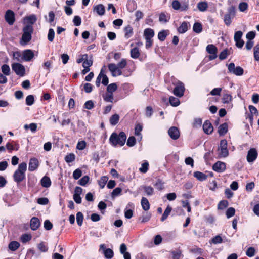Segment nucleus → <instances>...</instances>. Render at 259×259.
<instances>
[{
  "mask_svg": "<svg viewBox=\"0 0 259 259\" xmlns=\"http://www.w3.org/2000/svg\"><path fill=\"white\" fill-rule=\"evenodd\" d=\"M126 139V136L124 132H121L119 135L116 133H113L110 138V143L114 146L119 145L122 146L124 145Z\"/></svg>",
  "mask_w": 259,
  "mask_h": 259,
  "instance_id": "1",
  "label": "nucleus"
},
{
  "mask_svg": "<svg viewBox=\"0 0 259 259\" xmlns=\"http://www.w3.org/2000/svg\"><path fill=\"white\" fill-rule=\"evenodd\" d=\"M27 169V164L25 162L20 163L18 168L14 172L13 178L15 182L20 183L25 179V171Z\"/></svg>",
  "mask_w": 259,
  "mask_h": 259,
  "instance_id": "2",
  "label": "nucleus"
},
{
  "mask_svg": "<svg viewBox=\"0 0 259 259\" xmlns=\"http://www.w3.org/2000/svg\"><path fill=\"white\" fill-rule=\"evenodd\" d=\"M33 28L32 25H26L23 29V34L20 41L22 46L27 45L31 39Z\"/></svg>",
  "mask_w": 259,
  "mask_h": 259,
  "instance_id": "3",
  "label": "nucleus"
},
{
  "mask_svg": "<svg viewBox=\"0 0 259 259\" xmlns=\"http://www.w3.org/2000/svg\"><path fill=\"white\" fill-rule=\"evenodd\" d=\"M227 141L225 139L221 140L220 141L219 150L220 151L219 156L220 157H226L229 155V152L227 149Z\"/></svg>",
  "mask_w": 259,
  "mask_h": 259,
  "instance_id": "4",
  "label": "nucleus"
},
{
  "mask_svg": "<svg viewBox=\"0 0 259 259\" xmlns=\"http://www.w3.org/2000/svg\"><path fill=\"white\" fill-rule=\"evenodd\" d=\"M206 51L209 54L208 56L209 60H213L217 58L218 49L214 45H208L206 48Z\"/></svg>",
  "mask_w": 259,
  "mask_h": 259,
  "instance_id": "5",
  "label": "nucleus"
},
{
  "mask_svg": "<svg viewBox=\"0 0 259 259\" xmlns=\"http://www.w3.org/2000/svg\"><path fill=\"white\" fill-rule=\"evenodd\" d=\"M12 69L16 74L20 76H23L25 73L24 66L20 63H14L12 64Z\"/></svg>",
  "mask_w": 259,
  "mask_h": 259,
  "instance_id": "6",
  "label": "nucleus"
},
{
  "mask_svg": "<svg viewBox=\"0 0 259 259\" xmlns=\"http://www.w3.org/2000/svg\"><path fill=\"white\" fill-rule=\"evenodd\" d=\"M228 68L230 73H233L237 76H241L243 74L244 72V70L242 67L240 66L235 67L234 63H230L228 65Z\"/></svg>",
  "mask_w": 259,
  "mask_h": 259,
  "instance_id": "7",
  "label": "nucleus"
},
{
  "mask_svg": "<svg viewBox=\"0 0 259 259\" xmlns=\"http://www.w3.org/2000/svg\"><path fill=\"white\" fill-rule=\"evenodd\" d=\"M257 155L258 154L255 148H252L250 149L247 154V161L249 163L253 162L257 158Z\"/></svg>",
  "mask_w": 259,
  "mask_h": 259,
  "instance_id": "8",
  "label": "nucleus"
},
{
  "mask_svg": "<svg viewBox=\"0 0 259 259\" xmlns=\"http://www.w3.org/2000/svg\"><path fill=\"white\" fill-rule=\"evenodd\" d=\"M109 70L111 72L112 75L113 76H119L122 75V71L121 70H120L116 64L114 63H110L108 65Z\"/></svg>",
  "mask_w": 259,
  "mask_h": 259,
  "instance_id": "9",
  "label": "nucleus"
},
{
  "mask_svg": "<svg viewBox=\"0 0 259 259\" xmlns=\"http://www.w3.org/2000/svg\"><path fill=\"white\" fill-rule=\"evenodd\" d=\"M33 52L30 49L24 50L22 53L21 60L25 61H30L34 57Z\"/></svg>",
  "mask_w": 259,
  "mask_h": 259,
  "instance_id": "10",
  "label": "nucleus"
},
{
  "mask_svg": "<svg viewBox=\"0 0 259 259\" xmlns=\"http://www.w3.org/2000/svg\"><path fill=\"white\" fill-rule=\"evenodd\" d=\"M5 18L6 21L9 25L13 24L15 21L14 13L12 10H7L5 15Z\"/></svg>",
  "mask_w": 259,
  "mask_h": 259,
  "instance_id": "11",
  "label": "nucleus"
},
{
  "mask_svg": "<svg viewBox=\"0 0 259 259\" xmlns=\"http://www.w3.org/2000/svg\"><path fill=\"white\" fill-rule=\"evenodd\" d=\"M169 137L173 140H177L180 137V132L179 129L175 126L171 127L168 131Z\"/></svg>",
  "mask_w": 259,
  "mask_h": 259,
  "instance_id": "12",
  "label": "nucleus"
},
{
  "mask_svg": "<svg viewBox=\"0 0 259 259\" xmlns=\"http://www.w3.org/2000/svg\"><path fill=\"white\" fill-rule=\"evenodd\" d=\"M184 90V84L181 82L174 88L173 93L176 96L181 97L183 96Z\"/></svg>",
  "mask_w": 259,
  "mask_h": 259,
  "instance_id": "13",
  "label": "nucleus"
},
{
  "mask_svg": "<svg viewBox=\"0 0 259 259\" xmlns=\"http://www.w3.org/2000/svg\"><path fill=\"white\" fill-rule=\"evenodd\" d=\"M212 169L218 172H222L226 169V164L221 161H217L213 165Z\"/></svg>",
  "mask_w": 259,
  "mask_h": 259,
  "instance_id": "14",
  "label": "nucleus"
},
{
  "mask_svg": "<svg viewBox=\"0 0 259 259\" xmlns=\"http://www.w3.org/2000/svg\"><path fill=\"white\" fill-rule=\"evenodd\" d=\"M203 130L204 132L207 135H209L212 133L213 127L210 121L206 120L204 122L203 125Z\"/></svg>",
  "mask_w": 259,
  "mask_h": 259,
  "instance_id": "15",
  "label": "nucleus"
},
{
  "mask_svg": "<svg viewBox=\"0 0 259 259\" xmlns=\"http://www.w3.org/2000/svg\"><path fill=\"white\" fill-rule=\"evenodd\" d=\"M38 160L35 158H31L29 162L28 170L33 171L36 170L38 166Z\"/></svg>",
  "mask_w": 259,
  "mask_h": 259,
  "instance_id": "16",
  "label": "nucleus"
},
{
  "mask_svg": "<svg viewBox=\"0 0 259 259\" xmlns=\"http://www.w3.org/2000/svg\"><path fill=\"white\" fill-rule=\"evenodd\" d=\"M39 220L36 217H33L30 222V228L32 230H36L40 226Z\"/></svg>",
  "mask_w": 259,
  "mask_h": 259,
  "instance_id": "17",
  "label": "nucleus"
},
{
  "mask_svg": "<svg viewBox=\"0 0 259 259\" xmlns=\"http://www.w3.org/2000/svg\"><path fill=\"white\" fill-rule=\"evenodd\" d=\"M94 10L100 16H103L105 12V7L102 4H98L94 7Z\"/></svg>",
  "mask_w": 259,
  "mask_h": 259,
  "instance_id": "18",
  "label": "nucleus"
},
{
  "mask_svg": "<svg viewBox=\"0 0 259 259\" xmlns=\"http://www.w3.org/2000/svg\"><path fill=\"white\" fill-rule=\"evenodd\" d=\"M228 132V124L224 123L220 125L218 127V133L220 136L225 135Z\"/></svg>",
  "mask_w": 259,
  "mask_h": 259,
  "instance_id": "19",
  "label": "nucleus"
},
{
  "mask_svg": "<svg viewBox=\"0 0 259 259\" xmlns=\"http://www.w3.org/2000/svg\"><path fill=\"white\" fill-rule=\"evenodd\" d=\"M41 185L43 187L48 188L51 185L50 179L47 176H44L41 180Z\"/></svg>",
  "mask_w": 259,
  "mask_h": 259,
  "instance_id": "20",
  "label": "nucleus"
},
{
  "mask_svg": "<svg viewBox=\"0 0 259 259\" xmlns=\"http://www.w3.org/2000/svg\"><path fill=\"white\" fill-rule=\"evenodd\" d=\"M141 206L143 210L145 211H147L150 208V203L148 201V200L145 198L143 197L141 199Z\"/></svg>",
  "mask_w": 259,
  "mask_h": 259,
  "instance_id": "21",
  "label": "nucleus"
},
{
  "mask_svg": "<svg viewBox=\"0 0 259 259\" xmlns=\"http://www.w3.org/2000/svg\"><path fill=\"white\" fill-rule=\"evenodd\" d=\"M197 8L201 12H204L208 8V4L206 2L201 1L197 4Z\"/></svg>",
  "mask_w": 259,
  "mask_h": 259,
  "instance_id": "22",
  "label": "nucleus"
},
{
  "mask_svg": "<svg viewBox=\"0 0 259 259\" xmlns=\"http://www.w3.org/2000/svg\"><path fill=\"white\" fill-rule=\"evenodd\" d=\"M144 35L145 38H152L154 35V31L151 28H147L144 30Z\"/></svg>",
  "mask_w": 259,
  "mask_h": 259,
  "instance_id": "23",
  "label": "nucleus"
},
{
  "mask_svg": "<svg viewBox=\"0 0 259 259\" xmlns=\"http://www.w3.org/2000/svg\"><path fill=\"white\" fill-rule=\"evenodd\" d=\"M168 30H162L158 34V38L161 41H163L168 34Z\"/></svg>",
  "mask_w": 259,
  "mask_h": 259,
  "instance_id": "24",
  "label": "nucleus"
},
{
  "mask_svg": "<svg viewBox=\"0 0 259 259\" xmlns=\"http://www.w3.org/2000/svg\"><path fill=\"white\" fill-rule=\"evenodd\" d=\"M194 176L200 181H203L207 179V176L203 172L196 171L194 173Z\"/></svg>",
  "mask_w": 259,
  "mask_h": 259,
  "instance_id": "25",
  "label": "nucleus"
},
{
  "mask_svg": "<svg viewBox=\"0 0 259 259\" xmlns=\"http://www.w3.org/2000/svg\"><path fill=\"white\" fill-rule=\"evenodd\" d=\"M119 120V116L117 114H115L112 115L109 120L110 124L113 126L116 125L118 123Z\"/></svg>",
  "mask_w": 259,
  "mask_h": 259,
  "instance_id": "26",
  "label": "nucleus"
},
{
  "mask_svg": "<svg viewBox=\"0 0 259 259\" xmlns=\"http://www.w3.org/2000/svg\"><path fill=\"white\" fill-rule=\"evenodd\" d=\"M131 56L134 59L138 58L140 56L139 49L137 47H135L131 50Z\"/></svg>",
  "mask_w": 259,
  "mask_h": 259,
  "instance_id": "27",
  "label": "nucleus"
},
{
  "mask_svg": "<svg viewBox=\"0 0 259 259\" xmlns=\"http://www.w3.org/2000/svg\"><path fill=\"white\" fill-rule=\"evenodd\" d=\"M20 243L15 241L11 242L9 244V248L10 250L14 251H16L19 247Z\"/></svg>",
  "mask_w": 259,
  "mask_h": 259,
  "instance_id": "28",
  "label": "nucleus"
},
{
  "mask_svg": "<svg viewBox=\"0 0 259 259\" xmlns=\"http://www.w3.org/2000/svg\"><path fill=\"white\" fill-rule=\"evenodd\" d=\"M171 210L172 208L169 205H168L166 208L165 210H164V213L162 214V217L161 218V221L162 222H163L167 218L168 216L170 214Z\"/></svg>",
  "mask_w": 259,
  "mask_h": 259,
  "instance_id": "29",
  "label": "nucleus"
},
{
  "mask_svg": "<svg viewBox=\"0 0 259 259\" xmlns=\"http://www.w3.org/2000/svg\"><path fill=\"white\" fill-rule=\"evenodd\" d=\"M93 57L91 56L89 58L88 57L86 58V59L82 63L83 67L90 68L93 65Z\"/></svg>",
  "mask_w": 259,
  "mask_h": 259,
  "instance_id": "30",
  "label": "nucleus"
},
{
  "mask_svg": "<svg viewBox=\"0 0 259 259\" xmlns=\"http://www.w3.org/2000/svg\"><path fill=\"white\" fill-rule=\"evenodd\" d=\"M188 23L184 21L183 22L180 26L178 28V30L180 33H184L188 30Z\"/></svg>",
  "mask_w": 259,
  "mask_h": 259,
  "instance_id": "31",
  "label": "nucleus"
},
{
  "mask_svg": "<svg viewBox=\"0 0 259 259\" xmlns=\"http://www.w3.org/2000/svg\"><path fill=\"white\" fill-rule=\"evenodd\" d=\"M170 16L166 15L164 13H161L159 15V21L161 23H165L169 21Z\"/></svg>",
  "mask_w": 259,
  "mask_h": 259,
  "instance_id": "32",
  "label": "nucleus"
},
{
  "mask_svg": "<svg viewBox=\"0 0 259 259\" xmlns=\"http://www.w3.org/2000/svg\"><path fill=\"white\" fill-rule=\"evenodd\" d=\"M25 20L28 23L30 24V25H31L36 22L37 20V17L36 15L33 14L25 17Z\"/></svg>",
  "mask_w": 259,
  "mask_h": 259,
  "instance_id": "33",
  "label": "nucleus"
},
{
  "mask_svg": "<svg viewBox=\"0 0 259 259\" xmlns=\"http://www.w3.org/2000/svg\"><path fill=\"white\" fill-rule=\"evenodd\" d=\"M124 31L126 38H128L132 36L133 34V28L130 25L124 28Z\"/></svg>",
  "mask_w": 259,
  "mask_h": 259,
  "instance_id": "34",
  "label": "nucleus"
},
{
  "mask_svg": "<svg viewBox=\"0 0 259 259\" xmlns=\"http://www.w3.org/2000/svg\"><path fill=\"white\" fill-rule=\"evenodd\" d=\"M169 101L170 105L172 106L176 107L180 104V100L178 98L170 96L169 98Z\"/></svg>",
  "mask_w": 259,
  "mask_h": 259,
  "instance_id": "35",
  "label": "nucleus"
},
{
  "mask_svg": "<svg viewBox=\"0 0 259 259\" xmlns=\"http://www.w3.org/2000/svg\"><path fill=\"white\" fill-rule=\"evenodd\" d=\"M25 130L30 129L32 133H35L37 131V125L36 123H32L30 124H25L24 126Z\"/></svg>",
  "mask_w": 259,
  "mask_h": 259,
  "instance_id": "36",
  "label": "nucleus"
},
{
  "mask_svg": "<svg viewBox=\"0 0 259 259\" xmlns=\"http://www.w3.org/2000/svg\"><path fill=\"white\" fill-rule=\"evenodd\" d=\"M193 29L195 32L199 33L202 31V26L201 23L195 22L193 25Z\"/></svg>",
  "mask_w": 259,
  "mask_h": 259,
  "instance_id": "37",
  "label": "nucleus"
},
{
  "mask_svg": "<svg viewBox=\"0 0 259 259\" xmlns=\"http://www.w3.org/2000/svg\"><path fill=\"white\" fill-rule=\"evenodd\" d=\"M108 178L107 176H102L98 181V184L101 189L104 188L107 182L108 181Z\"/></svg>",
  "mask_w": 259,
  "mask_h": 259,
  "instance_id": "38",
  "label": "nucleus"
},
{
  "mask_svg": "<svg viewBox=\"0 0 259 259\" xmlns=\"http://www.w3.org/2000/svg\"><path fill=\"white\" fill-rule=\"evenodd\" d=\"M103 253L105 257L107 259H110L112 258L114 255L113 251L110 248H108L105 250Z\"/></svg>",
  "mask_w": 259,
  "mask_h": 259,
  "instance_id": "39",
  "label": "nucleus"
},
{
  "mask_svg": "<svg viewBox=\"0 0 259 259\" xmlns=\"http://www.w3.org/2000/svg\"><path fill=\"white\" fill-rule=\"evenodd\" d=\"M83 221V215L81 212H78L76 214V221L78 225L81 226L82 225Z\"/></svg>",
  "mask_w": 259,
  "mask_h": 259,
  "instance_id": "40",
  "label": "nucleus"
},
{
  "mask_svg": "<svg viewBox=\"0 0 259 259\" xmlns=\"http://www.w3.org/2000/svg\"><path fill=\"white\" fill-rule=\"evenodd\" d=\"M117 89V85L115 83L109 84L107 88V91L109 93H113Z\"/></svg>",
  "mask_w": 259,
  "mask_h": 259,
  "instance_id": "41",
  "label": "nucleus"
},
{
  "mask_svg": "<svg viewBox=\"0 0 259 259\" xmlns=\"http://www.w3.org/2000/svg\"><path fill=\"white\" fill-rule=\"evenodd\" d=\"M144 192L148 196H151L154 193V189L151 186H145L143 187Z\"/></svg>",
  "mask_w": 259,
  "mask_h": 259,
  "instance_id": "42",
  "label": "nucleus"
},
{
  "mask_svg": "<svg viewBox=\"0 0 259 259\" xmlns=\"http://www.w3.org/2000/svg\"><path fill=\"white\" fill-rule=\"evenodd\" d=\"M228 202L227 200H221L219 202L218 205V208L219 209L223 210L228 206Z\"/></svg>",
  "mask_w": 259,
  "mask_h": 259,
  "instance_id": "43",
  "label": "nucleus"
},
{
  "mask_svg": "<svg viewBox=\"0 0 259 259\" xmlns=\"http://www.w3.org/2000/svg\"><path fill=\"white\" fill-rule=\"evenodd\" d=\"M32 236L29 234H23L21 237V241L22 243H25L31 239Z\"/></svg>",
  "mask_w": 259,
  "mask_h": 259,
  "instance_id": "44",
  "label": "nucleus"
},
{
  "mask_svg": "<svg viewBox=\"0 0 259 259\" xmlns=\"http://www.w3.org/2000/svg\"><path fill=\"white\" fill-rule=\"evenodd\" d=\"M2 71L5 75H9L10 74V68L9 66L7 64H4L2 65Z\"/></svg>",
  "mask_w": 259,
  "mask_h": 259,
  "instance_id": "45",
  "label": "nucleus"
},
{
  "mask_svg": "<svg viewBox=\"0 0 259 259\" xmlns=\"http://www.w3.org/2000/svg\"><path fill=\"white\" fill-rule=\"evenodd\" d=\"M89 181V177L85 176L81 178L78 181V184L81 186H85Z\"/></svg>",
  "mask_w": 259,
  "mask_h": 259,
  "instance_id": "46",
  "label": "nucleus"
},
{
  "mask_svg": "<svg viewBox=\"0 0 259 259\" xmlns=\"http://www.w3.org/2000/svg\"><path fill=\"white\" fill-rule=\"evenodd\" d=\"M149 163L146 161L142 164L141 167L139 168V171L142 173H146L148 170Z\"/></svg>",
  "mask_w": 259,
  "mask_h": 259,
  "instance_id": "47",
  "label": "nucleus"
},
{
  "mask_svg": "<svg viewBox=\"0 0 259 259\" xmlns=\"http://www.w3.org/2000/svg\"><path fill=\"white\" fill-rule=\"evenodd\" d=\"M223 242V239L220 235H217L214 237L212 238L210 243H213L214 244L221 243Z\"/></svg>",
  "mask_w": 259,
  "mask_h": 259,
  "instance_id": "48",
  "label": "nucleus"
},
{
  "mask_svg": "<svg viewBox=\"0 0 259 259\" xmlns=\"http://www.w3.org/2000/svg\"><path fill=\"white\" fill-rule=\"evenodd\" d=\"M75 156L73 153H69L65 157V160L67 163H70L75 160Z\"/></svg>",
  "mask_w": 259,
  "mask_h": 259,
  "instance_id": "49",
  "label": "nucleus"
},
{
  "mask_svg": "<svg viewBox=\"0 0 259 259\" xmlns=\"http://www.w3.org/2000/svg\"><path fill=\"white\" fill-rule=\"evenodd\" d=\"M235 210L233 207H229L226 212V215L227 218H230L235 215Z\"/></svg>",
  "mask_w": 259,
  "mask_h": 259,
  "instance_id": "50",
  "label": "nucleus"
},
{
  "mask_svg": "<svg viewBox=\"0 0 259 259\" xmlns=\"http://www.w3.org/2000/svg\"><path fill=\"white\" fill-rule=\"evenodd\" d=\"M248 4L246 2H241L239 4L238 8L240 12H245L248 8Z\"/></svg>",
  "mask_w": 259,
  "mask_h": 259,
  "instance_id": "51",
  "label": "nucleus"
},
{
  "mask_svg": "<svg viewBox=\"0 0 259 259\" xmlns=\"http://www.w3.org/2000/svg\"><path fill=\"white\" fill-rule=\"evenodd\" d=\"M34 102V98L33 95H30L26 98V104L28 106L33 105Z\"/></svg>",
  "mask_w": 259,
  "mask_h": 259,
  "instance_id": "52",
  "label": "nucleus"
},
{
  "mask_svg": "<svg viewBox=\"0 0 259 259\" xmlns=\"http://www.w3.org/2000/svg\"><path fill=\"white\" fill-rule=\"evenodd\" d=\"M81 175L82 171L79 168L75 169L73 172V177L75 180L78 179L81 176Z\"/></svg>",
  "mask_w": 259,
  "mask_h": 259,
  "instance_id": "53",
  "label": "nucleus"
},
{
  "mask_svg": "<svg viewBox=\"0 0 259 259\" xmlns=\"http://www.w3.org/2000/svg\"><path fill=\"white\" fill-rule=\"evenodd\" d=\"M224 21L226 25L229 26L230 25L232 22L230 14H226L225 15Z\"/></svg>",
  "mask_w": 259,
  "mask_h": 259,
  "instance_id": "54",
  "label": "nucleus"
},
{
  "mask_svg": "<svg viewBox=\"0 0 259 259\" xmlns=\"http://www.w3.org/2000/svg\"><path fill=\"white\" fill-rule=\"evenodd\" d=\"M37 247L40 251L43 252H47L48 249V247L42 242L39 243L37 245Z\"/></svg>",
  "mask_w": 259,
  "mask_h": 259,
  "instance_id": "55",
  "label": "nucleus"
},
{
  "mask_svg": "<svg viewBox=\"0 0 259 259\" xmlns=\"http://www.w3.org/2000/svg\"><path fill=\"white\" fill-rule=\"evenodd\" d=\"M55 32L52 28H50L48 34V39L49 41L52 42L54 38Z\"/></svg>",
  "mask_w": 259,
  "mask_h": 259,
  "instance_id": "56",
  "label": "nucleus"
},
{
  "mask_svg": "<svg viewBox=\"0 0 259 259\" xmlns=\"http://www.w3.org/2000/svg\"><path fill=\"white\" fill-rule=\"evenodd\" d=\"M136 144V139L134 137L131 136L128 138L126 144L129 147H132Z\"/></svg>",
  "mask_w": 259,
  "mask_h": 259,
  "instance_id": "57",
  "label": "nucleus"
},
{
  "mask_svg": "<svg viewBox=\"0 0 259 259\" xmlns=\"http://www.w3.org/2000/svg\"><path fill=\"white\" fill-rule=\"evenodd\" d=\"M94 107V104L92 100L87 101L84 104V108L91 110Z\"/></svg>",
  "mask_w": 259,
  "mask_h": 259,
  "instance_id": "58",
  "label": "nucleus"
},
{
  "mask_svg": "<svg viewBox=\"0 0 259 259\" xmlns=\"http://www.w3.org/2000/svg\"><path fill=\"white\" fill-rule=\"evenodd\" d=\"M202 123V120L201 118H195L193 124L194 128H198L201 126Z\"/></svg>",
  "mask_w": 259,
  "mask_h": 259,
  "instance_id": "59",
  "label": "nucleus"
},
{
  "mask_svg": "<svg viewBox=\"0 0 259 259\" xmlns=\"http://www.w3.org/2000/svg\"><path fill=\"white\" fill-rule=\"evenodd\" d=\"M127 65L126 61L125 59H122L116 65L118 68L121 70L122 69L125 68Z\"/></svg>",
  "mask_w": 259,
  "mask_h": 259,
  "instance_id": "60",
  "label": "nucleus"
},
{
  "mask_svg": "<svg viewBox=\"0 0 259 259\" xmlns=\"http://www.w3.org/2000/svg\"><path fill=\"white\" fill-rule=\"evenodd\" d=\"M246 254L248 257H252L255 254V249L253 247H249L246 252Z\"/></svg>",
  "mask_w": 259,
  "mask_h": 259,
  "instance_id": "61",
  "label": "nucleus"
},
{
  "mask_svg": "<svg viewBox=\"0 0 259 259\" xmlns=\"http://www.w3.org/2000/svg\"><path fill=\"white\" fill-rule=\"evenodd\" d=\"M232 100V96L230 94H224L222 98V101L224 103H228Z\"/></svg>",
  "mask_w": 259,
  "mask_h": 259,
  "instance_id": "62",
  "label": "nucleus"
},
{
  "mask_svg": "<svg viewBox=\"0 0 259 259\" xmlns=\"http://www.w3.org/2000/svg\"><path fill=\"white\" fill-rule=\"evenodd\" d=\"M171 253L172 255V259H180L182 254V252L180 250L172 251Z\"/></svg>",
  "mask_w": 259,
  "mask_h": 259,
  "instance_id": "63",
  "label": "nucleus"
},
{
  "mask_svg": "<svg viewBox=\"0 0 259 259\" xmlns=\"http://www.w3.org/2000/svg\"><path fill=\"white\" fill-rule=\"evenodd\" d=\"M254 57L255 60H259V44H257L254 48Z\"/></svg>",
  "mask_w": 259,
  "mask_h": 259,
  "instance_id": "64",
  "label": "nucleus"
}]
</instances>
